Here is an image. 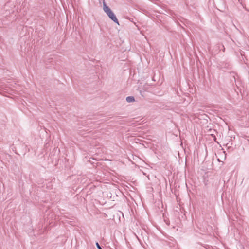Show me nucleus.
I'll list each match as a JSON object with an SVG mask.
<instances>
[{
    "label": "nucleus",
    "mask_w": 249,
    "mask_h": 249,
    "mask_svg": "<svg viewBox=\"0 0 249 249\" xmlns=\"http://www.w3.org/2000/svg\"><path fill=\"white\" fill-rule=\"evenodd\" d=\"M103 10L104 12L107 14V15L108 16V17L115 23L119 24V21L114 14V13L112 11L110 8L107 5L105 2H103Z\"/></svg>",
    "instance_id": "f257e3e1"
},
{
    "label": "nucleus",
    "mask_w": 249,
    "mask_h": 249,
    "mask_svg": "<svg viewBox=\"0 0 249 249\" xmlns=\"http://www.w3.org/2000/svg\"><path fill=\"white\" fill-rule=\"evenodd\" d=\"M126 100L128 103H131L135 101V99L133 96H128L126 98Z\"/></svg>",
    "instance_id": "f03ea898"
},
{
    "label": "nucleus",
    "mask_w": 249,
    "mask_h": 249,
    "mask_svg": "<svg viewBox=\"0 0 249 249\" xmlns=\"http://www.w3.org/2000/svg\"><path fill=\"white\" fill-rule=\"evenodd\" d=\"M96 246H97V248H98V249H103L100 247V246L99 245V243H98V242H97V243H96Z\"/></svg>",
    "instance_id": "7ed1b4c3"
}]
</instances>
